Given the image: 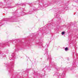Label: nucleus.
<instances>
[{
    "label": "nucleus",
    "mask_w": 78,
    "mask_h": 78,
    "mask_svg": "<svg viewBox=\"0 0 78 78\" xmlns=\"http://www.w3.org/2000/svg\"><path fill=\"white\" fill-rule=\"evenodd\" d=\"M33 13V11H30L29 12H27L25 13V15H27V14H32Z\"/></svg>",
    "instance_id": "f257e3e1"
},
{
    "label": "nucleus",
    "mask_w": 78,
    "mask_h": 78,
    "mask_svg": "<svg viewBox=\"0 0 78 78\" xmlns=\"http://www.w3.org/2000/svg\"><path fill=\"white\" fill-rule=\"evenodd\" d=\"M5 20L4 21H9V19H5V20Z\"/></svg>",
    "instance_id": "f03ea898"
},
{
    "label": "nucleus",
    "mask_w": 78,
    "mask_h": 78,
    "mask_svg": "<svg viewBox=\"0 0 78 78\" xmlns=\"http://www.w3.org/2000/svg\"><path fill=\"white\" fill-rule=\"evenodd\" d=\"M65 51H67V50H68V48L66 47V48H65Z\"/></svg>",
    "instance_id": "7ed1b4c3"
},
{
    "label": "nucleus",
    "mask_w": 78,
    "mask_h": 78,
    "mask_svg": "<svg viewBox=\"0 0 78 78\" xmlns=\"http://www.w3.org/2000/svg\"><path fill=\"white\" fill-rule=\"evenodd\" d=\"M65 32H62V34H64Z\"/></svg>",
    "instance_id": "20e7f679"
},
{
    "label": "nucleus",
    "mask_w": 78,
    "mask_h": 78,
    "mask_svg": "<svg viewBox=\"0 0 78 78\" xmlns=\"http://www.w3.org/2000/svg\"><path fill=\"white\" fill-rule=\"evenodd\" d=\"M48 51H46V53H45V54H48Z\"/></svg>",
    "instance_id": "39448f33"
},
{
    "label": "nucleus",
    "mask_w": 78,
    "mask_h": 78,
    "mask_svg": "<svg viewBox=\"0 0 78 78\" xmlns=\"http://www.w3.org/2000/svg\"><path fill=\"white\" fill-rule=\"evenodd\" d=\"M12 68H13V67H14V66H12Z\"/></svg>",
    "instance_id": "423d86ee"
},
{
    "label": "nucleus",
    "mask_w": 78,
    "mask_h": 78,
    "mask_svg": "<svg viewBox=\"0 0 78 78\" xmlns=\"http://www.w3.org/2000/svg\"><path fill=\"white\" fill-rule=\"evenodd\" d=\"M57 16H58V15H57V16H56V17H57Z\"/></svg>",
    "instance_id": "0eeeda50"
},
{
    "label": "nucleus",
    "mask_w": 78,
    "mask_h": 78,
    "mask_svg": "<svg viewBox=\"0 0 78 78\" xmlns=\"http://www.w3.org/2000/svg\"><path fill=\"white\" fill-rule=\"evenodd\" d=\"M23 13H24V14H25V13H23Z\"/></svg>",
    "instance_id": "6e6552de"
},
{
    "label": "nucleus",
    "mask_w": 78,
    "mask_h": 78,
    "mask_svg": "<svg viewBox=\"0 0 78 78\" xmlns=\"http://www.w3.org/2000/svg\"><path fill=\"white\" fill-rule=\"evenodd\" d=\"M9 59H10V60H11V59H10V58H9Z\"/></svg>",
    "instance_id": "1a4fd4ad"
},
{
    "label": "nucleus",
    "mask_w": 78,
    "mask_h": 78,
    "mask_svg": "<svg viewBox=\"0 0 78 78\" xmlns=\"http://www.w3.org/2000/svg\"><path fill=\"white\" fill-rule=\"evenodd\" d=\"M42 34H44V33H42Z\"/></svg>",
    "instance_id": "9d476101"
},
{
    "label": "nucleus",
    "mask_w": 78,
    "mask_h": 78,
    "mask_svg": "<svg viewBox=\"0 0 78 78\" xmlns=\"http://www.w3.org/2000/svg\"><path fill=\"white\" fill-rule=\"evenodd\" d=\"M12 58H13V57H12Z\"/></svg>",
    "instance_id": "9b49d317"
},
{
    "label": "nucleus",
    "mask_w": 78,
    "mask_h": 78,
    "mask_svg": "<svg viewBox=\"0 0 78 78\" xmlns=\"http://www.w3.org/2000/svg\"><path fill=\"white\" fill-rule=\"evenodd\" d=\"M12 58H13V57H12Z\"/></svg>",
    "instance_id": "f8f14e48"
},
{
    "label": "nucleus",
    "mask_w": 78,
    "mask_h": 78,
    "mask_svg": "<svg viewBox=\"0 0 78 78\" xmlns=\"http://www.w3.org/2000/svg\"><path fill=\"white\" fill-rule=\"evenodd\" d=\"M44 34H45V33H44Z\"/></svg>",
    "instance_id": "ddd939ff"
},
{
    "label": "nucleus",
    "mask_w": 78,
    "mask_h": 78,
    "mask_svg": "<svg viewBox=\"0 0 78 78\" xmlns=\"http://www.w3.org/2000/svg\"><path fill=\"white\" fill-rule=\"evenodd\" d=\"M45 33H46V32H45Z\"/></svg>",
    "instance_id": "4468645a"
}]
</instances>
